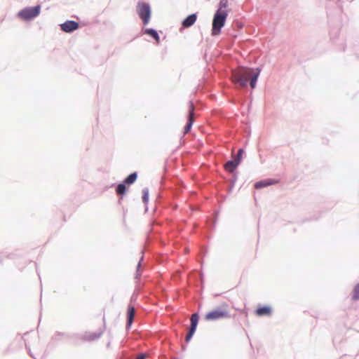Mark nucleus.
I'll list each match as a JSON object with an SVG mask.
<instances>
[{"mask_svg": "<svg viewBox=\"0 0 359 359\" xmlns=\"http://www.w3.org/2000/svg\"><path fill=\"white\" fill-rule=\"evenodd\" d=\"M259 73L260 70L259 69H254L241 67L232 71L231 79L232 82L236 85L237 88L247 86L250 81V87L253 89L256 86Z\"/></svg>", "mask_w": 359, "mask_h": 359, "instance_id": "f257e3e1", "label": "nucleus"}, {"mask_svg": "<svg viewBox=\"0 0 359 359\" xmlns=\"http://www.w3.org/2000/svg\"><path fill=\"white\" fill-rule=\"evenodd\" d=\"M229 318H230V314L226 304L207 312L203 316L204 320L206 321H216Z\"/></svg>", "mask_w": 359, "mask_h": 359, "instance_id": "f03ea898", "label": "nucleus"}, {"mask_svg": "<svg viewBox=\"0 0 359 359\" xmlns=\"http://www.w3.org/2000/svg\"><path fill=\"white\" fill-rule=\"evenodd\" d=\"M228 16L226 10L218 9L214 15L212 20V35L215 36L220 34L222 27L224 25Z\"/></svg>", "mask_w": 359, "mask_h": 359, "instance_id": "7ed1b4c3", "label": "nucleus"}, {"mask_svg": "<svg viewBox=\"0 0 359 359\" xmlns=\"http://www.w3.org/2000/svg\"><path fill=\"white\" fill-rule=\"evenodd\" d=\"M137 13L144 25L148 24L151 18V8L149 4L139 1L137 5Z\"/></svg>", "mask_w": 359, "mask_h": 359, "instance_id": "20e7f679", "label": "nucleus"}, {"mask_svg": "<svg viewBox=\"0 0 359 359\" xmlns=\"http://www.w3.org/2000/svg\"><path fill=\"white\" fill-rule=\"evenodd\" d=\"M41 11V6H36L34 7H28L22 9L18 13L21 19L29 20L38 16Z\"/></svg>", "mask_w": 359, "mask_h": 359, "instance_id": "39448f33", "label": "nucleus"}, {"mask_svg": "<svg viewBox=\"0 0 359 359\" xmlns=\"http://www.w3.org/2000/svg\"><path fill=\"white\" fill-rule=\"evenodd\" d=\"M198 322V316L197 313H194L191 316V326L189 330L188 334L186 336L185 340L187 342H189L194 334L196 332V327Z\"/></svg>", "mask_w": 359, "mask_h": 359, "instance_id": "423d86ee", "label": "nucleus"}, {"mask_svg": "<svg viewBox=\"0 0 359 359\" xmlns=\"http://www.w3.org/2000/svg\"><path fill=\"white\" fill-rule=\"evenodd\" d=\"M79 27L78 22L74 20H67L60 25L61 29L67 33L72 32Z\"/></svg>", "mask_w": 359, "mask_h": 359, "instance_id": "0eeeda50", "label": "nucleus"}, {"mask_svg": "<svg viewBox=\"0 0 359 359\" xmlns=\"http://www.w3.org/2000/svg\"><path fill=\"white\" fill-rule=\"evenodd\" d=\"M194 105L193 102H189V116H188V123L184 128V133H187L189 132L191 126L194 123Z\"/></svg>", "mask_w": 359, "mask_h": 359, "instance_id": "6e6552de", "label": "nucleus"}, {"mask_svg": "<svg viewBox=\"0 0 359 359\" xmlns=\"http://www.w3.org/2000/svg\"><path fill=\"white\" fill-rule=\"evenodd\" d=\"M255 314L257 316H269L271 315V308L269 306L257 308Z\"/></svg>", "mask_w": 359, "mask_h": 359, "instance_id": "1a4fd4ad", "label": "nucleus"}, {"mask_svg": "<svg viewBox=\"0 0 359 359\" xmlns=\"http://www.w3.org/2000/svg\"><path fill=\"white\" fill-rule=\"evenodd\" d=\"M197 19L196 14H191L185 18L182 22V26L184 28H187L193 25Z\"/></svg>", "mask_w": 359, "mask_h": 359, "instance_id": "9d476101", "label": "nucleus"}, {"mask_svg": "<svg viewBox=\"0 0 359 359\" xmlns=\"http://www.w3.org/2000/svg\"><path fill=\"white\" fill-rule=\"evenodd\" d=\"M276 183H278V181L275 180H265L256 182L255 184V188L261 189L271 184H275Z\"/></svg>", "mask_w": 359, "mask_h": 359, "instance_id": "9b49d317", "label": "nucleus"}, {"mask_svg": "<svg viewBox=\"0 0 359 359\" xmlns=\"http://www.w3.org/2000/svg\"><path fill=\"white\" fill-rule=\"evenodd\" d=\"M239 165V160L229 161L225 165L224 168L229 172H232Z\"/></svg>", "mask_w": 359, "mask_h": 359, "instance_id": "f8f14e48", "label": "nucleus"}, {"mask_svg": "<svg viewBox=\"0 0 359 359\" xmlns=\"http://www.w3.org/2000/svg\"><path fill=\"white\" fill-rule=\"evenodd\" d=\"M135 316V308L133 306L129 305L128 308V325L130 326Z\"/></svg>", "mask_w": 359, "mask_h": 359, "instance_id": "ddd939ff", "label": "nucleus"}, {"mask_svg": "<svg viewBox=\"0 0 359 359\" xmlns=\"http://www.w3.org/2000/svg\"><path fill=\"white\" fill-rule=\"evenodd\" d=\"M145 34L151 36V37H153L157 43H158L159 41V36L158 34V33L153 29H147L145 30Z\"/></svg>", "mask_w": 359, "mask_h": 359, "instance_id": "4468645a", "label": "nucleus"}, {"mask_svg": "<svg viewBox=\"0 0 359 359\" xmlns=\"http://www.w3.org/2000/svg\"><path fill=\"white\" fill-rule=\"evenodd\" d=\"M137 177V175L136 172L131 173L129 176H128L126 178L124 182L128 184H133L136 180Z\"/></svg>", "mask_w": 359, "mask_h": 359, "instance_id": "2eb2a0df", "label": "nucleus"}, {"mask_svg": "<svg viewBox=\"0 0 359 359\" xmlns=\"http://www.w3.org/2000/svg\"><path fill=\"white\" fill-rule=\"evenodd\" d=\"M126 191V187L123 184H120L118 185L116 188V193L117 194H125Z\"/></svg>", "mask_w": 359, "mask_h": 359, "instance_id": "dca6fc26", "label": "nucleus"}, {"mask_svg": "<svg viewBox=\"0 0 359 359\" xmlns=\"http://www.w3.org/2000/svg\"><path fill=\"white\" fill-rule=\"evenodd\" d=\"M353 298L354 299H359V284L354 288Z\"/></svg>", "mask_w": 359, "mask_h": 359, "instance_id": "f3484780", "label": "nucleus"}, {"mask_svg": "<svg viewBox=\"0 0 359 359\" xmlns=\"http://www.w3.org/2000/svg\"><path fill=\"white\" fill-rule=\"evenodd\" d=\"M142 200L144 203H147V201H148V197H149V191H148V189H143L142 191Z\"/></svg>", "mask_w": 359, "mask_h": 359, "instance_id": "a211bd4d", "label": "nucleus"}, {"mask_svg": "<svg viewBox=\"0 0 359 359\" xmlns=\"http://www.w3.org/2000/svg\"><path fill=\"white\" fill-rule=\"evenodd\" d=\"M228 6V0H221L219 2V9L226 10L225 8Z\"/></svg>", "mask_w": 359, "mask_h": 359, "instance_id": "6ab92c4d", "label": "nucleus"}, {"mask_svg": "<svg viewBox=\"0 0 359 359\" xmlns=\"http://www.w3.org/2000/svg\"><path fill=\"white\" fill-rule=\"evenodd\" d=\"M243 153V150L242 149H239L237 154V156L235 160H239V163L241 162L242 155Z\"/></svg>", "mask_w": 359, "mask_h": 359, "instance_id": "aec40b11", "label": "nucleus"}, {"mask_svg": "<svg viewBox=\"0 0 359 359\" xmlns=\"http://www.w3.org/2000/svg\"><path fill=\"white\" fill-rule=\"evenodd\" d=\"M101 335V333H99V334H93V335L92 336H90L88 337L89 339H97L98 337H100V336Z\"/></svg>", "mask_w": 359, "mask_h": 359, "instance_id": "412c9836", "label": "nucleus"}, {"mask_svg": "<svg viewBox=\"0 0 359 359\" xmlns=\"http://www.w3.org/2000/svg\"><path fill=\"white\" fill-rule=\"evenodd\" d=\"M145 357H146V355H144V354H140V355H139L137 357V359H144V358H145Z\"/></svg>", "mask_w": 359, "mask_h": 359, "instance_id": "4be33fe9", "label": "nucleus"}]
</instances>
